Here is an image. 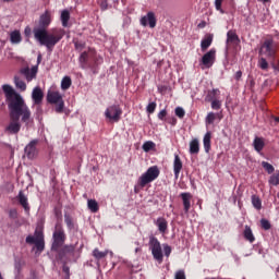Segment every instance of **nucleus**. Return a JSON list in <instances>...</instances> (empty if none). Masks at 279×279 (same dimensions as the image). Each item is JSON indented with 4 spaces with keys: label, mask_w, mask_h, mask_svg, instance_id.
<instances>
[{
    "label": "nucleus",
    "mask_w": 279,
    "mask_h": 279,
    "mask_svg": "<svg viewBox=\"0 0 279 279\" xmlns=\"http://www.w3.org/2000/svg\"><path fill=\"white\" fill-rule=\"evenodd\" d=\"M26 243L29 245H35L37 252H44L45 251V240H36L34 235L26 236Z\"/></svg>",
    "instance_id": "nucleus-15"
},
{
    "label": "nucleus",
    "mask_w": 279,
    "mask_h": 279,
    "mask_svg": "<svg viewBox=\"0 0 279 279\" xmlns=\"http://www.w3.org/2000/svg\"><path fill=\"white\" fill-rule=\"evenodd\" d=\"M52 252H58L62 245L66 242V233L64 232V228L61 223H57L54 226V231L52 233Z\"/></svg>",
    "instance_id": "nucleus-4"
},
{
    "label": "nucleus",
    "mask_w": 279,
    "mask_h": 279,
    "mask_svg": "<svg viewBox=\"0 0 279 279\" xmlns=\"http://www.w3.org/2000/svg\"><path fill=\"white\" fill-rule=\"evenodd\" d=\"M198 27H206V22L198 24Z\"/></svg>",
    "instance_id": "nucleus-57"
},
{
    "label": "nucleus",
    "mask_w": 279,
    "mask_h": 279,
    "mask_svg": "<svg viewBox=\"0 0 279 279\" xmlns=\"http://www.w3.org/2000/svg\"><path fill=\"white\" fill-rule=\"evenodd\" d=\"M35 241H45V235H43V231H35Z\"/></svg>",
    "instance_id": "nucleus-50"
},
{
    "label": "nucleus",
    "mask_w": 279,
    "mask_h": 279,
    "mask_svg": "<svg viewBox=\"0 0 279 279\" xmlns=\"http://www.w3.org/2000/svg\"><path fill=\"white\" fill-rule=\"evenodd\" d=\"M20 73L24 75L26 82H32L36 80V75H38V65H34L32 69H29V66L22 68Z\"/></svg>",
    "instance_id": "nucleus-9"
},
{
    "label": "nucleus",
    "mask_w": 279,
    "mask_h": 279,
    "mask_svg": "<svg viewBox=\"0 0 279 279\" xmlns=\"http://www.w3.org/2000/svg\"><path fill=\"white\" fill-rule=\"evenodd\" d=\"M0 279H3V277H1V274H0Z\"/></svg>",
    "instance_id": "nucleus-62"
},
{
    "label": "nucleus",
    "mask_w": 279,
    "mask_h": 279,
    "mask_svg": "<svg viewBox=\"0 0 279 279\" xmlns=\"http://www.w3.org/2000/svg\"><path fill=\"white\" fill-rule=\"evenodd\" d=\"M217 118L221 119V113L209 112L205 118V123L207 125H213V123H215Z\"/></svg>",
    "instance_id": "nucleus-28"
},
{
    "label": "nucleus",
    "mask_w": 279,
    "mask_h": 279,
    "mask_svg": "<svg viewBox=\"0 0 279 279\" xmlns=\"http://www.w3.org/2000/svg\"><path fill=\"white\" fill-rule=\"evenodd\" d=\"M258 66L262 71H267L269 69V63L266 58H260L258 61Z\"/></svg>",
    "instance_id": "nucleus-41"
},
{
    "label": "nucleus",
    "mask_w": 279,
    "mask_h": 279,
    "mask_svg": "<svg viewBox=\"0 0 279 279\" xmlns=\"http://www.w3.org/2000/svg\"><path fill=\"white\" fill-rule=\"evenodd\" d=\"M167 118V109H162L159 113H158V119L160 121H165V119Z\"/></svg>",
    "instance_id": "nucleus-53"
},
{
    "label": "nucleus",
    "mask_w": 279,
    "mask_h": 279,
    "mask_svg": "<svg viewBox=\"0 0 279 279\" xmlns=\"http://www.w3.org/2000/svg\"><path fill=\"white\" fill-rule=\"evenodd\" d=\"M155 226H157L160 234H167V230H169V222L167 221V218L165 217L157 218V220H155Z\"/></svg>",
    "instance_id": "nucleus-19"
},
{
    "label": "nucleus",
    "mask_w": 279,
    "mask_h": 279,
    "mask_svg": "<svg viewBox=\"0 0 279 279\" xmlns=\"http://www.w3.org/2000/svg\"><path fill=\"white\" fill-rule=\"evenodd\" d=\"M175 116L179 118V119H184L185 114H186V111H184V109L182 107H177L175 110Z\"/></svg>",
    "instance_id": "nucleus-43"
},
{
    "label": "nucleus",
    "mask_w": 279,
    "mask_h": 279,
    "mask_svg": "<svg viewBox=\"0 0 279 279\" xmlns=\"http://www.w3.org/2000/svg\"><path fill=\"white\" fill-rule=\"evenodd\" d=\"M2 90L9 110V124L4 128V132L5 134L16 135L21 132L22 123L29 128V123L33 121L32 110L25 102V98L15 92L14 87L4 84Z\"/></svg>",
    "instance_id": "nucleus-1"
},
{
    "label": "nucleus",
    "mask_w": 279,
    "mask_h": 279,
    "mask_svg": "<svg viewBox=\"0 0 279 279\" xmlns=\"http://www.w3.org/2000/svg\"><path fill=\"white\" fill-rule=\"evenodd\" d=\"M241 43V39H239V35H236V32L229 31L227 33V41H226V49H230V45H239Z\"/></svg>",
    "instance_id": "nucleus-16"
},
{
    "label": "nucleus",
    "mask_w": 279,
    "mask_h": 279,
    "mask_svg": "<svg viewBox=\"0 0 279 279\" xmlns=\"http://www.w3.org/2000/svg\"><path fill=\"white\" fill-rule=\"evenodd\" d=\"M3 3H10L11 1H14V0H2Z\"/></svg>",
    "instance_id": "nucleus-60"
},
{
    "label": "nucleus",
    "mask_w": 279,
    "mask_h": 279,
    "mask_svg": "<svg viewBox=\"0 0 279 279\" xmlns=\"http://www.w3.org/2000/svg\"><path fill=\"white\" fill-rule=\"evenodd\" d=\"M121 114H123V109H121L120 105H111L105 111L106 119H109V121H113L114 123L121 121Z\"/></svg>",
    "instance_id": "nucleus-7"
},
{
    "label": "nucleus",
    "mask_w": 279,
    "mask_h": 279,
    "mask_svg": "<svg viewBox=\"0 0 279 279\" xmlns=\"http://www.w3.org/2000/svg\"><path fill=\"white\" fill-rule=\"evenodd\" d=\"M183 167H184V165L182 163V159L180 158V155L175 154L174 160H173V172H174L175 180H178L180 178V173H181Z\"/></svg>",
    "instance_id": "nucleus-17"
},
{
    "label": "nucleus",
    "mask_w": 279,
    "mask_h": 279,
    "mask_svg": "<svg viewBox=\"0 0 279 279\" xmlns=\"http://www.w3.org/2000/svg\"><path fill=\"white\" fill-rule=\"evenodd\" d=\"M210 104L213 110H221V101L219 100V98H217L216 100H211Z\"/></svg>",
    "instance_id": "nucleus-45"
},
{
    "label": "nucleus",
    "mask_w": 279,
    "mask_h": 279,
    "mask_svg": "<svg viewBox=\"0 0 279 279\" xmlns=\"http://www.w3.org/2000/svg\"><path fill=\"white\" fill-rule=\"evenodd\" d=\"M154 147H156V144L151 141L145 142L142 146V149H144V151H151V149H154Z\"/></svg>",
    "instance_id": "nucleus-42"
},
{
    "label": "nucleus",
    "mask_w": 279,
    "mask_h": 279,
    "mask_svg": "<svg viewBox=\"0 0 279 279\" xmlns=\"http://www.w3.org/2000/svg\"><path fill=\"white\" fill-rule=\"evenodd\" d=\"M190 154H199V140L194 138L190 142Z\"/></svg>",
    "instance_id": "nucleus-29"
},
{
    "label": "nucleus",
    "mask_w": 279,
    "mask_h": 279,
    "mask_svg": "<svg viewBox=\"0 0 279 279\" xmlns=\"http://www.w3.org/2000/svg\"><path fill=\"white\" fill-rule=\"evenodd\" d=\"M81 69H95L104 62V59L97 56V51L93 48L83 51L78 58Z\"/></svg>",
    "instance_id": "nucleus-3"
},
{
    "label": "nucleus",
    "mask_w": 279,
    "mask_h": 279,
    "mask_svg": "<svg viewBox=\"0 0 279 279\" xmlns=\"http://www.w3.org/2000/svg\"><path fill=\"white\" fill-rule=\"evenodd\" d=\"M34 104L38 105V104H43V98L45 97V95L43 94V89H40V87H35L33 89V94H32Z\"/></svg>",
    "instance_id": "nucleus-22"
},
{
    "label": "nucleus",
    "mask_w": 279,
    "mask_h": 279,
    "mask_svg": "<svg viewBox=\"0 0 279 279\" xmlns=\"http://www.w3.org/2000/svg\"><path fill=\"white\" fill-rule=\"evenodd\" d=\"M259 53H264L268 58H274V56H276V49H274V40L266 39L260 48Z\"/></svg>",
    "instance_id": "nucleus-10"
},
{
    "label": "nucleus",
    "mask_w": 279,
    "mask_h": 279,
    "mask_svg": "<svg viewBox=\"0 0 279 279\" xmlns=\"http://www.w3.org/2000/svg\"><path fill=\"white\" fill-rule=\"evenodd\" d=\"M40 62H43V56L38 54V57H37V64H40Z\"/></svg>",
    "instance_id": "nucleus-55"
},
{
    "label": "nucleus",
    "mask_w": 279,
    "mask_h": 279,
    "mask_svg": "<svg viewBox=\"0 0 279 279\" xmlns=\"http://www.w3.org/2000/svg\"><path fill=\"white\" fill-rule=\"evenodd\" d=\"M260 226L263 228V230H271V222H269V220L263 218L260 220Z\"/></svg>",
    "instance_id": "nucleus-44"
},
{
    "label": "nucleus",
    "mask_w": 279,
    "mask_h": 279,
    "mask_svg": "<svg viewBox=\"0 0 279 279\" xmlns=\"http://www.w3.org/2000/svg\"><path fill=\"white\" fill-rule=\"evenodd\" d=\"M10 40L13 45H19L23 38L21 37V32L20 31H13L10 34Z\"/></svg>",
    "instance_id": "nucleus-30"
},
{
    "label": "nucleus",
    "mask_w": 279,
    "mask_h": 279,
    "mask_svg": "<svg viewBox=\"0 0 279 279\" xmlns=\"http://www.w3.org/2000/svg\"><path fill=\"white\" fill-rule=\"evenodd\" d=\"M220 95H221V90H219V88L209 89L205 97V101H208V102L215 101L219 99Z\"/></svg>",
    "instance_id": "nucleus-20"
},
{
    "label": "nucleus",
    "mask_w": 279,
    "mask_h": 279,
    "mask_svg": "<svg viewBox=\"0 0 279 279\" xmlns=\"http://www.w3.org/2000/svg\"><path fill=\"white\" fill-rule=\"evenodd\" d=\"M93 256L97 259V260H101V258H106L108 256V252H101L99 251V248H95L93 251Z\"/></svg>",
    "instance_id": "nucleus-37"
},
{
    "label": "nucleus",
    "mask_w": 279,
    "mask_h": 279,
    "mask_svg": "<svg viewBox=\"0 0 279 279\" xmlns=\"http://www.w3.org/2000/svg\"><path fill=\"white\" fill-rule=\"evenodd\" d=\"M163 252H165V256L169 258V256H171V246H169L168 244H163Z\"/></svg>",
    "instance_id": "nucleus-52"
},
{
    "label": "nucleus",
    "mask_w": 279,
    "mask_h": 279,
    "mask_svg": "<svg viewBox=\"0 0 279 279\" xmlns=\"http://www.w3.org/2000/svg\"><path fill=\"white\" fill-rule=\"evenodd\" d=\"M64 222L65 226L68 227V230H77V223L73 219V217L69 214H64Z\"/></svg>",
    "instance_id": "nucleus-24"
},
{
    "label": "nucleus",
    "mask_w": 279,
    "mask_h": 279,
    "mask_svg": "<svg viewBox=\"0 0 279 279\" xmlns=\"http://www.w3.org/2000/svg\"><path fill=\"white\" fill-rule=\"evenodd\" d=\"M243 76V72H241V71H238L236 73H235V80H241V77Z\"/></svg>",
    "instance_id": "nucleus-54"
},
{
    "label": "nucleus",
    "mask_w": 279,
    "mask_h": 279,
    "mask_svg": "<svg viewBox=\"0 0 279 279\" xmlns=\"http://www.w3.org/2000/svg\"><path fill=\"white\" fill-rule=\"evenodd\" d=\"M75 247H76V245L66 244V245H63L61 248H59L58 251H54V252L58 253L59 260H63V259L66 258V254H74Z\"/></svg>",
    "instance_id": "nucleus-12"
},
{
    "label": "nucleus",
    "mask_w": 279,
    "mask_h": 279,
    "mask_svg": "<svg viewBox=\"0 0 279 279\" xmlns=\"http://www.w3.org/2000/svg\"><path fill=\"white\" fill-rule=\"evenodd\" d=\"M156 102L148 104V106L146 107L148 114H154V112H156Z\"/></svg>",
    "instance_id": "nucleus-47"
},
{
    "label": "nucleus",
    "mask_w": 279,
    "mask_h": 279,
    "mask_svg": "<svg viewBox=\"0 0 279 279\" xmlns=\"http://www.w3.org/2000/svg\"><path fill=\"white\" fill-rule=\"evenodd\" d=\"M14 84L16 88H19V90H21L22 93H24V90H27V84H25L24 81L21 80V77L14 76Z\"/></svg>",
    "instance_id": "nucleus-31"
},
{
    "label": "nucleus",
    "mask_w": 279,
    "mask_h": 279,
    "mask_svg": "<svg viewBox=\"0 0 279 279\" xmlns=\"http://www.w3.org/2000/svg\"><path fill=\"white\" fill-rule=\"evenodd\" d=\"M217 51L215 49H210L206 52L201 59V65L205 66V69H210L213 64H215Z\"/></svg>",
    "instance_id": "nucleus-8"
},
{
    "label": "nucleus",
    "mask_w": 279,
    "mask_h": 279,
    "mask_svg": "<svg viewBox=\"0 0 279 279\" xmlns=\"http://www.w3.org/2000/svg\"><path fill=\"white\" fill-rule=\"evenodd\" d=\"M54 112L62 114L64 112V99H61L58 104H54Z\"/></svg>",
    "instance_id": "nucleus-40"
},
{
    "label": "nucleus",
    "mask_w": 279,
    "mask_h": 279,
    "mask_svg": "<svg viewBox=\"0 0 279 279\" xmlns=\"http://www.w3.org/2000/svg\"><path fill=\"white\" fill-rule=\"evenodd\" d=\"M275 121H276V123H279V118L276 117V118H275Z\"/></svg>",
    "instance_id": "nucleus-61"
},
{
    "label": "nucleus",
    "mask_w": 279,
    "mask_h": 279,
    "mask_svg": "<svg viewBox=\"0 0 279 279\" xmlns=\"http://www.w3.org/2000/svg\"><path fill=\"white\" fill-rule=\"evenodd\" d=\"M69 21H71V13L69 12V10H63L61 12L62 27H69Z\"/></svg>",
    "instance_id": "nucleus-27"
},
{
    "label": "nucleus",
    "mask_w": 279,
    "mask_h": 279,
    "mask_svg": "<svg viewBox=\"0 0 279 279\" xmlns=\"http://www.w3.org/2000/svg\"><path fill=\"white\" fill-rule=\"evenodd\" d=\"M9 217L10 219H19V211L16 209H10Z\"/></svg>",
    "instance_id": "nucleus-49"
},
{
    "label": "nucleus",
    "mask_w": 279,
    "mask_h": 279,
    "mask_svg": "<svg viewBox=\"0 0 279 279\" xmlns=\"http://www.w3.org/2000/svg\"><path fill=\"white\" fill-rule=\"evenodd\" d=\"M87 206L90 213H98L99 211V203L95 199H88L87 201Z\"/></svg>",
    "instance_id": "nucleus-33"
},
{
    "label": "nucleus",
    "mask_w": 279,
    "mask_h": 279,
    "mask_svg": "<svg viewBox=\"0 0 279 279\" xmlns=\"http://www.w3.org/2000/svg\"><path fill=\"white\" fill-rule=\"evenodd\" d=\"M160 175V169H158V166H151L147 169L145 173H143L138 179V186L141 189H145L147 184H151L154 180H158V177Z\"/></svg>",
    "instance_id": "nucleus-5"
},
{
    "label": "nucleus",
    "mask_w": 279,
    "mask_h": 279,
    "mask_svg": "<svg viewBox=\"0 0 279 279\" xmlns=\"http://www.w3.org/2000/svg\"><path fill=\"white\" fill-rule=\"evenodd\" d=\"M252 204L256 210H260V208H263V202L260 201V197L256 195L252 196Z\"/></svg>",
    "instance_id": "nucleus-36"
},
{
    "label": "nucleus",
    "mask_w": 279,
    "mask_h": 279,
    "mask_svg": "<svg viewBox=\"0 0 279 279\" xmlns=\"http://www.w3.org/2000/svg\"><path fill=\"white\" fill-rule=\"evenodd\" d=\"M62 271L65 274V279L71 278V268L66 265V262L63 263Z\"/></svg>",
    "instance_id": "nucleus-46"
},
{
    "label": "nucleus",
    "mask_w": 279,
    "mask_h": 279,
    "mask_svg": "<svg viewBox=\"0 0 279 279\" xmlns=\"http://www.w3.org/2000/svg\"><path fill=\"white\" fill-rule=\"evenodd\" d=\"M73 43L76 51H84L86 49V41L74 39Z\"/></svg>",
    "instance_id": "nucleus-38"
},
{
    "label": "nucleus",
    "mask_w": 279,
    "mask_h": 279,
    "mask_svg": "<svg viewBox=\"0 0 279 279\" xmlns=\"http://www.w3.org/2000/svg\"><path fill=\"white\" fill-rule=\"evenodd\" d=\"M16 199L19 204L22 206V208H24L25 213H29L31 210L29 202L27 199V196L25 195V192H23V190L19 192Z\"/></svg>",
    "instance_id": "nucleus-18"
},
{
    "label": "nucleus",
    "mask_w": 279,
    "mask_h": 279,
    "mask_svg": "<svg viewBox=\"0 0 279 279\" xmlns=\"http://www.w3.org/2000/svg\"><path fill=\"white\" fill-rule=\"evenodd\" d=\"M36 145H38V141L33 140L25 148V156L29 158V160L34 159L35 156H38V150L36 149Z\"/></svg>",
    "instance_id": "nucleus-13"
},
{
    "label": "nucleus",
    "mask_w": 279,
    "mask_h": 279,
    "mask_svg": "<svg viewBox=\"0 0 279 279\" xmlns=\"http://www.w3.org/2000/svg\"><path fill=\"white\" fill-rule=\"evenodd\" d=\"M71 84H73V81H71L70 76H64L61 81L62 90H69L71 88Z\"/></svg>",
    "instance_id": "nucleus-34"
},
{
    "label": "nucleus",
    "mask_w": 279,
    "mask_h": 279,
    "mask_svg": "<svg viewBox=\"0 0 279 279\" xmlns=\"http://www.w3.org/2000/svg\"><path fill=\"white\" fill-rule=\"evenodd\" d=\"M210 138H211L210 132H207L203 138L204 149H205L206 154H208V151H210Z\"/></svg>",
    "instance_id": "nucleus-32"
},
{
    "label": "nucleus",
    "mask_w": 279,
    "mask_h": 279,
    "mask_svg": "<svg viewBox=\"0 0 279 279\" xmlns=\"http://www.w3.org/2000/svg\"><path fill=\"white\" fill-rule=\"evenodd\" d=\"M243 236L245 241H248V243H254V241H256V238L254 236V233L252 232V228H250V226H245Z\"/></svg>",
    "instance_id": "nucleus-25"
},
{
    "label": "nucleus",
    "mask_w": 279,
    "mask_h": 279,
    "mask_svg": "<svg viewBox=\"0 0 279 279\" xmlns=\"http://www.w3.org/2000/svg\"><path fill=\"white\" fill-rule=\"evenodd\" d=\"M253 147L257 154H260L265 149V138L256 136L253 141Z\"/></svg>",
    "instance_id": "nucleus-23"
},
{
    "label": "nucleus",
    "mask_w": 279,
    "mask_h": 279,
    "mask_svg": "<svg viewBox=\"0 0 279 279\" xmlns=\"http://www.w3.org/2000/svg\"><path fill=\"white\" fill-rule=\"evenodd\" d=\"M148 245L154 259L157 260V263L161 264L165 255L162 254V246L160 245V241H158V238L150 235Z\"/></svg>",
    "instance_id": "nucleus-6"
},
{
    "label": "nucleus",
    "mask_w": 279,
    "mask_h": 279,
    "mask_svg": "<svg viewBox=\"0 0 279 279\" xmlns=\"http://www.w3.org/2000/svg\"><path fill=\"white\" fill-rule=\"evenodd\" d=\"M262 167L269 175L276 171V168H274V166L267 161H262Z\"/></svg>",
    "instance_id": "nucleus-39"
},
{
    "label": "nucleus",
    "mask_w": 279,
    "mask_h": 279,
    "mask_svg": "<svg viewBox=\"0 0 279 279\" xmlns=\"http://www.w3.org/2000/svg\"><path fill=\"white\" fill-rule=\"evenodd\" d=\"M51 25V12L48 10L39 17V28H34L35 39L39 45L46 47L49 51L53 50L61 38H64V31L53 28L51 33L47 32V27Z\"/></svg>",
    "instance_id": "nucleus-2"
},
{
    "label": "nucleus",
    "mask_w": 279,
    "mask_h": 279,
    "mask_svg": "<svg viewBox=\"0 0 279 279\" xmlns=\"http://www.w3.org/2000/svg\"><path fill=\"white\" fill-rule=\"evenodd\" d=\"M138 252H141V247L135 248V254H138Z\"/></svg>",
    "instance_id": "nucleus-59"
},
{
    "label": "nucleus",
    "mask_w": 279,
    "mask_h": 279,
    "mask_svg": "<svg viewBox=\"0 0 279 279\" xmlns=\"http://www.w3.org/2000/svg\"><path fill=\"white\" fill-rule=\"evenodd\" d=\"M174 279H186V275L184 274V270H178L174 275Z\"/></svg>",
    "instance_id": "nucleus-51"
},
{
    "label": "nucleus",
    "mask_w": 279,
    "mask_h": 279,
    "mask_svg": "<svg viewBox=\"0 0 279 279\" xmlns=\"http://www.w3.org/2000/svg\"><path fill=\"white\" fill-rule=\"evenodd\" d=\"M225 0H215V8L218 12L223 13V9L221 8Z\"/></svg>",
    "instance_id": "nucleus-48"
},
{
    "label": "nucleus",
    "mask_w": 279,
    "mask_h": 279,
    "mask_svg": "<svg viewBox=\"0 0 279 279\" xmlns=\"http://www.w3.org/2000/svg\"><path fill=\"white\" fill-rule=\"evenodd\" d=\"M47 101L48 104H58L59 101H62V95L59 94V92H49L47 94Z\"/></svg>",
    "instance_id": "nucleus-21"
},
{
    "label": "nucleus",
    "mask_w": 279,
    "mask_h": 279,
    "mask_svg": "<svg viewBox=\"0 0 279 279\" xmlns=\"http://www.w3.org/2000/svg\"><path fill=\"white\" fill-rule=\"evenodd\" d=\"M141 25H143V27H147V23L150 27V29H154V27H156V13L154 12H148L147 15L143 16L140 21Z\"/></svg>",
    "instance_id": "nucleus-11"
},
{
    "label": "nucleus",
    "mask_w": 279,
    "mask_h": 279,
    "mask_svg": "<svg viewBox=\"0 0 279 279\" xmlns=\"http://www.w3.org/2000/svg\"><path fill=\"white\" fill-rule=\"evenodd\" d=\"M262 1L263 3H269L271 0H259Z\"/></svg>",
    "instance_id": "nucleus-58"
},
{
    "label": "nucleus",
    "mask_w": 279,
    "mask_h": 279,
    "mask_svg": "<svg viewBox=\"0 0 279 279\" xmlns=\"http://www.w3.org/2000/svg\"><path fill=\"white\" fill-rule=\"evenodd\" d=\"M183 204V210L185 215H189V210H191V201L193 199V194L190 192H183L180 194Z\"/></svg>",
    "instance_id": "nucleus-14"
},
{
    "label": "nucleus",
    "mask_w": 279,
    "mask_h": 279,
    "mask_svg": "<svg viewBox=\"0 0 279 279\" xmlns=\"http://www.w3.org/2000/svg\"><path fill=\"white\" fill-rule=\"evenodd\" d=\"M268 184L271 186H278L279 185V170L276 173H272L268 180Z\"/></svg>",
    "instance_id": "nucleus-35"
},
{
    "label": "nucleus",
    "mask_w": 279,
    "mask_h": 279,
    "mask_svg": "<svg viewBox=\"0 0 279 279\" xmlns=\"http://www.w3.org/2000/svg\"><path fill=\"white\" fill-rule=\"evenodd\" d=\"M210 45H213V35L208 34L201 41L202 51H206V49H208V47H210Z\"/></svg>",
    "instance_id": "nucleus-26"
},
{
    "label": "nucleus",
    "mask_w": 279,
    "mask_h": 279,
    "mask_svg": "<svg viewBox=\"0 0 279 279\" xmlns=\"http://www.w3.org/2000/svg\"><path fill=\"white\" fill-rule=\"evenodd\" d=\"M172 125H175V123H178V119H175V118H172Z\"/></svg>",
    "instance_id": "nucleus-56"
}]
</instances>
